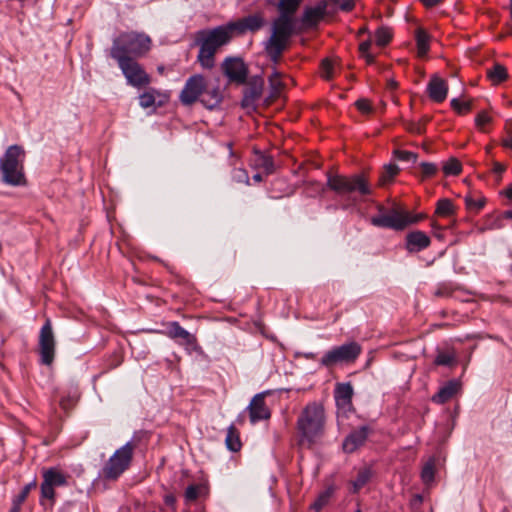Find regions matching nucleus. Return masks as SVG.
I'll return each mask as SVG.
<instances>
[{"instance_id": "a211bd4d", "label": "nucleus", "mask_w": 512, "mask_h": 512, "mask_svg": "<svg viewBox=\"0 0 512 512\" xmlns=\"http://www.w3.org/2000/svg\"><path fill=\"white\" fill-rule=\"evenodd\" d=\"M265 395V392L256 394L247 407L249 411L250 422L252 424L262 420H267L271 416L270 410L265 403Z\"/></svg>"}, {"instance_id": "f03ea898", "label": "nucleus", "mask_w": 512, "mask_h": 512, "mask_svg": "<svg viewBox=\"0 0 512 512\" xmlns=\"http://www.w3.org/2000/svg\"><path fill=\"white\" fill-rule=\"evenodd\" d=\"M324 425L323 406L317 402L307 404L297 419L300 443L308 445L316 443L324 433Z\"/></svg>"}, {"instance_id": "9b49d317", "label": "nucleus", "mask_w": 512, "mask_h": 512, "mask_svg": "<svg viewBox=\"0 0 512 512\" xmlns=\"http://www.w3.org/2000/svg\"><path fill=\"white\" fill-rule=\"evenodd\" d=\"M125 76L127 83L133 87L141 88L150 83V76L142 66L133 58L115 59Z\"/></svg>"}, {"instance_id": "7c9ffc66", "label": "nucleus", "mask_w": 512, "mask_h": 512, "mask_svg": "<svg viewBox=\"0 0 512 512\" xmlns=\"http://www.w3.org/2000/svg\"><path fill=\"white\" fill-rule=\"evenodd\" d=\"M215 51L209 47L202 46L200 44L199 53L197 59L201 66L205 69H211L214 66V55Z\"/></svg>"}, {"instance_id": "bf43d9fd", "label": "nucleus", "mask_w": 512, "mask_h": 512, "mask_svg": "<svg viewBox=\"0 0 512 512\" xmlns=\"http://www.w3.org/2000/svg\"><path fill=\"white\" fill-rule=\"evenodd\" d=\"M35 487H36V481H35V480H33V481H31L30 483L26 484V485L21 489V491H23L24 493H26L27 495H29V493L31 492V490H32L33 488H35Z\"/></svg>"}, {"instance_id": "aec40b11", "label": "nucleus", "mask_w": 512, "mask_h": 512, "mask_svg": "<svg viewBox=\"0 0 512 512\" xmlns=\"http://www.w3.org/2000/svg\"><path fill=\"white\" fill-rule=\"evenodd\" d=\"M405 240V247L410 253L420 252L428 248L431 244L430 237L420 230L408 233Z\"/></svg>"}, {"instance_id": "5fc2aeb1", "label": "nucleus", "mask_w": 512, "mask_h": 512, "mask_svg": "<svg viewBox=\"0 0 512 512\" xmlns=\"http://www.w3.org/2000/svg\"><path fill=\"white\" fill-rule=\"evenodd\" d=\"M502 144L504 147L512 149V127L507 128L506 137L503 139Z\"/></svg>"}, {"instance_id": "f8f14e48", "label": "nucleus", "mask_w": 512, "mask_h": 512, "mask_svg": "<svg viewBox=\"0 0 512 512\" xmlns=\"http://www.w3.org/2000/svg\"><path fill=\"white\" fill-rule=\"evenodd\" d=\"M231 38L232 31L227 23L211 30L199 31L197 40L202 46L209 47L216 52L219 47L229 43Z\"/></svg>"}, {"instance_id": "de8ad7c7", "label": "nucleus", "mask_w": 512, "mask_h": 512, "mask_svg": "<svg viewBox=\"0 0 512 512\" xmlns=\"http://www.w3.org/2000/svg\"><path fill=\"white\" fill-rule=\"evenodd\" d=\"M451 107L459 114H463L471 109V103L461 102L457 98H453L451 100Z\"/></svg>"}, {"instance_id": "4c0bfd02", "label": "nucleus", "mask_w": 512, "mask_h": 512, "mask_svg": "<svg viewBox=\"0 0 512 512\" xmlns=\"http://www.w3.org/2000/svg\"><path fill=\"white\" fill-rule=\"evenodd\" d=\"M464 200L467 209L475 212L480 211L486 203V199L483 196L474 198L472 194L466 195Z\"/></svg>"}, {"instance_id": "5701e85b", "label": "nucleus", "mask_w": 512, "mask_h": 512, "mask_svg": "<svg viewBox=\"0 0 512 512\" xmlns=\"http://www.w3.org/2000/svg\"><path fill=\"white\" fill-rule=\"evenodd\" d=\"M460 388L461 384L459 381L450 380L433 395L432 401L437 404H444L456 395Z\"/></svg>"}, {"instance_id": "a18cd8bd", "label": "nucleus", "mask_w": 512, "mask_h": 512, "mask_svg": "<svg viewBox=\"0 0 512 512\" xmlns=\"http://www.w3.org/2000/svg\"><path fill=\"white\" fill-rule=\"evenodd\" d=\"M27 497L28 495L20 490V492L13 497L9 512H20L21 505L26 501Z\"/></svg>"}, {"instance_id": "58836bf2", "label": "nucleus", "mask_w": 512, "mask_h": 512, "mask_svg": "<svg viewBox=\"0 0 512 512\" xmlns=\"http://www.w3.org/2000/svg\"><path fill=\"white\" fill-rule=\"evenodd\" d=\"M375 43L378 46H385L387 45L391 38H392V32L388 27H380L375 32Z\"/></svg>"}, {"instance_id": "39448f33", "label": "nucleus", "mask_w": 512, "mask_h": 512, "mask_svg": "<svg viewBox=\"0 0 512 512\" xmlns=\"http://www.w3.org/2000/svg\"><path fill=\"white\" fill-rule=\"evenodd\" d=\"M327 186L337 195L353 203L357 201L356 195L366 196L372 192L367 178L360 173L351 176L328 175Z\"/></svg>"}, {"instance_id": "052dcab7", "label": "nucleus", "mask_w": 512, "mask_h": 512, "mask_svg": "<svg viewBox=\"0 0 512 512\" xmlns=\"http://www.w3.org/2000/svg\"><path fill=\"white\" fill-rule=\"evenodd\" d=\"M420 1L426 7H434L441 2V0H420Z\"/></svg>"}, {"instance_id": "9d476101", "label": "nucleus", "mask_w": 512, "mask_h": 512, "mask_svg": "<svg viewBox=\"0 0 512 512\" xmlns=\"http://www.w3.org/2000/svg\"><path fill=\"white\" fill-rule=\"evenodd\" d=\"M38 346L40 363L46 366L52 365L56 352V340L50 319H47L40 329Z\"/></svg>"}, {"instance_id": "4d7b16f0", "label": "nucleus", "mask_w": 512, "mask_h": 512, "mask_svg": "<svg viewBox=\"0 0 512 512\" xmlns=\"http://www.w3.org/2000/svg\"><path fill=\"white\" fill-rule=\"evenodd\" d=\"M354 7V4L353 2H350V1H344L340 4L339 8L342 10V11H351Z\"/></svg>"}, {"instance_id": "1a4fd4ad", "label": "nucleus", "mask_w": 512, "mask_h": 512, "mask_svg": "<svg viewBox=\"0 0 512 512\" xmlns=\"http://www.w3.org/2000/svg\"><path fill=\"white\" fill-rule=\"evenodd\" d=\"M68 477L59 467H50L43 470V481L40 485L41 499H47L53 504L55 502V488L66 486Z\"/></svg>"}, {"instance_id": "c85d7f7f", "label": "nucleus", "mask_w": 512, "mask_h": 512, "mask_svg": "<svg viewBox=\"0 0 512 512\" xmlns=\"http://www.w3.org/2000/svg\"><path fill=\"white\" fill-rule=\"evenodd\" d=\"M372 471L370 468L364 467L361 468L356 476V479L351 482L352 484V493H358L360 489H362L371 479Z\"/></svg>"}, {"instance_id": "72a5a7b5", "label": "nucleus", "mask_w": 512, "mask_h": 512, "mask_svg": "<svg viewBox=\"0 0 512 512\" xmlns=\"http://www.w3.org/2000/svg\"><path fill=\"white\" fill-rule=\"evenodd\" d=\"M206 491V488L204 485L201 484H192L189 485L184 493V499L186 503H190L198 499L200 496H202Z\"/></svg>"}, {"instance_id": "e2e57ef3", "label": "nucleus", "mask_w": 512, "mask_h": 512, "mask_svg": "<svg viewBox=\"0 0 512 512\" xmlns=\"http://www.w3.org/2000/svg\"><path fill=\"white\" fill-rule=\"evenodd\" d=\"M504 170H505V167H504L502 164H500V163H498V162H496V163L494 164L493 171H494L496 174H499V175H500L501 173H503V172H504Z\"/></svg>"}, {"instance_id": "49530a36", "label": "nucleus", "mask_w": 512, "mask_h": 512, "mask_svg": "<svg viewBox=\"0 0 512 512\" xmlns=\"http://www.w3.org/2000/svg\"><path fill=\"white\" fill-rule=\"evenodd\" d=\"M420 167L422 169V177L423 178H429L436 174L438 167L434 163L430 162H422L420 164Z\"/></svg>"}, {"instance_id": "603ef678", "label": "nucleus", "mask_w": 512, "mask_h": 512, "mask_svg": "<svg viewBox=\"0 0 512 512\" xmlns=\"http://www.w3.org/2000/svg\"><path fill=\"white\" fill-rule=\"evenodd\" d=\"M323 77L330 79L332 77V64L329 60L322 61Z\"/></svg>"}, {"instance_id": "3c124183", "label": "nucleus", "mask_w": 512, "mask_h": 512, "mask_svg": "<svg viewBox=\"0 0 512 512\" xmlns=\"http://www.w3.org/2000/svg\"><path fill=\"white\" fill-rule=\"evenodd\" d=\"M76 401H77L76 395H70L67 398H61L60 406L66 410V409H69L70 407H72L76 403Z\"/></svg>"}, {"instance_id": "69168bd1", "label": "nucleus", "mask_w": 512, "mask_h": 512, "mask_svg": "<svg viewBox=\"0 0 512 512\" xmlns=\"http://www.w3.org/2000/svg\"><path fill=\"white\" fill-rule=\"evenodd\" d=\"M506 196L508 199L512 200V184L508 186L506 190Z\"/></svg>"}, {"instance_id": "0eeeda50", "label": "nucleus", "mask_w": 512, "mask_h": 512, "mask_svg": "<svg viewBox=\"0 0 512 512\" xmlns=\"http://www.w3.org/2000/svg\"><path fill=\"white\" fill-rule=\"evenodd\" d=\"M362 347L355 341L335 346L327 351L321 358L320 364L324 367H332L337 364L353 363L361 354Z\"/></svg>"}, {"instance_id": "ea45409f", "label": "nucleus", "mask_w": 512, "mask_h": 512, "mask_svg": "<svg viewBox=\"0 0 512 512\" xmlns=\"http://www.w3.org/2000/svg\"><path fill=\"white\" fill-rule=\"evenodd\" d=\"M156 95H158V93L154 89L145 91L139 96V105L144 109L152 107L155 104Z\"/></svg>"}, {"instance_id": "4468645a", "label": "nucleus", "mask_w": 512, "mask_h": 512, "mask_svg": "<svg viewBox=\"0 0 512 512\" xmlns=\"http://www.w3.org/2000/svg\"><path fill=\"white\" fill-rule=\"evenodd\" d=\"M206 89V80L203 75L195 74L189 77L180 92L179 99L184 105H192L197 100L201 99V96Z\"/></svg>"}, {"instance_id": "f257e3e1", "label": "nucleus", "mask_w": 512, "mask_h": 512, "mask_svg": "<svg viewBox=\"0 0 512 512\" xmlns=\"http://www.w3.org/2000/svg\"><path fill=\"white\" fill-rule=\"evenodd\" d=\"M301 0H279V15L271 23L270 37L264 42V50L271 62L278 64L284 51L289 47L295 33L294 14Z\"/></svg>"}, {"instance_id": "412c9836", "label": "nucleus", "mask_w": 512, "mask_h": 512, "mask_svg": "<svg viewBox=\"0 0 512 512\" xmlns=\"http://www.w3.org/2000/svg\"><path fill=\"white\" fill-rule=\"evenodd\" d=\"M427 92L431 100L441 103L447 97L448 85L442 78L433 76L427 85Z\"/></svg>"}, {"instance_id": "e433bc0d", "label": "nucleus", "mask_w": 512, "mask_h": 512, "mask_svg": "<svg viewBox=\"0 0 512 512\" xmlns=\"http://www.w3.org/2000/svg\"><path fill=\"white\" fill-rule=\"evenodd\" d=\"M399 167L396 164L389 163L384 166V170L379 178V182L381 185H385L387 182L391 181L399 172Z\"/></svg>"}, {"instance_id": "8fccbe9b", "label": "nucleus", "mask_w": 512, "mask_h": 512, "mask_svg": "<svg viewBox=\"0 0 512 512\" xmlns=\"http://www.w3.org/2000/svg\"><path fill=\"white\" fill-rule=\"evenodd\" d=\"M490 122L491 117L485 111L478 113V115L475 118V125L477 128L481 130H483L484 126Z\"/></svg>"}, {"instance_id": "b1692460", "label": "nucleus", "mask_w": 512, "mask_h": 512, "mask_svg": "<svg viewBox=\"0 0 512 512\" xmlns=\"http://www.w3.org/2000/svg\"><path fill=\"white\" fill-rule=\"evenodd\" d=\"M353 396V387L349 382L338 383L335 387L334 397L340 407H346L351 404Z\"/></svg>"}, {"instance_id": "a878e982", "label": "nucleus", "mask_w": 512, "mask_h": 512, "mask_svg": "<svg viewBox=\"0 0 512 512\" xmlns=\"http://www.w3.org/2000/svg\"><path fill=\"white\" fill-rule=\"evenodd\" d=\"M335 492V487L333 485L328 486L326 489L321 491L314 501L311 504L310 508L315 510L316 512H320L332 499Z\"/></svg>"}, {"instance_id": "f704fd0d", "label": "nucleus", "mask_w": 512, "mask_h": 512, "mask_svg": "<svg viewBox=\"0 0 512 512\" xmlns=\"http://www.w3.org/2000/svg\"><path fill=\"white\" fill-rule=\"evenodd\" d=\"M435 476V459L430 458L423 466L421 471V479L424 484L429 485L434 481Z\"/></svg>"}, {"instance_id": "423d86ee", "label": "nucleus", "mask_w": 512, "mask_h": 512, "mask_svg": "<svg viewBox=\"0 0 512 512\" xmlns=\"http://www.w3.org/2000/svg\"><path fill=\"white\" fill-rule=\"evenodd\" d=\"M134 445L131 441L117 449L109 458L101 471V476L106 480H116L131 464Z\"/></svg>"}, {"instance_id": "774afa93", "label": "nucleus", "mask_w": 512, "mask_h": 512, "mask_svg": "<svg viewBox=\"0 0 512 512\" xmlns=\"http://www.w3.org/2000/svg\"><path fill=\"white\" fill-rule=\"evenodd\" d=\"M253 180L256 181V182H261L262 181V176L261 174L257 173V174H254L253 175Z\"/></svg>"}, {"instance_id": "c756f323", "label": "nucleus", "mask_w": 512, "mask_h": 512, "mask_svg": "<svg viewBox=\"0 0 512 512\" xmlns=\"http://www.w3.org/2000/svg\"><path fill=\"white\" fill-rule=\"evenodd\" d=\"M487 76L493 84H500L508 78L507 69L499 63H495L491 69L487 71Z\"/></svg>"}, {"instance_id": "c9c22d12", "label": "nucleus", "mask_w": 512, "mask_h": 512, "mask_svg": "<svg viewBox=\"0 0 512 512\" xmlns=\"http://www.w3.org/2000/svg\"><path fill=\"white\" fill-rule=\"evenodd\" d=\"M436 213L442 217H449L454 213V205L450 199L443 198L438 200Z\"/></svg>"}, {"instance_id": "7ed1b4c3", "label": "nucleus", "mask_w": 512, "mask_h": 512, "mask_svg": "<svg viewBox=\"0 0 512 512\" xmlns=\"http://www.w3.org/2000/svg\"><path fill=\"white\" fill-rule=\"evenodd\" d=\"M151 48V38L144 33L123 32L113 40L109 55L113 59L137 58Z\"/></svg>"}, {"instance_id": "338daca9", "label": "nucleus", "mask_w": 512, "mask_h": 512, "mask_svg": "<svg viewBox=\"0 0 512 512\" xmlns=\"http://www.w3.org/2000/svg\"><path fill=\"white\" fill-rule=\"evenodd\" d=\"M306 359H314L316 357V354L313 352H308L303 354Z\"/></svg>"}, {"instance_id": "393cba45", "label": "nucleus", "mask_w": 512, "mask_h": 512, "mask_svg": "<svg viewBox=\"0 0 512 512\" xmlns=\"http://www.w3.org/2000/svg\"><path fill=\"white\" fill-rule=\"evenodd\" d=\"M201 103L208 109H213L220 104L222 101V94L218 87L208 88L204 90L201 99Z\"/></svg>"}, {"instance_id": "cd10ccee", "label": "nucleus", "mask_w": 512, "mask_h": 512, "mask_svg": "<svg viewBox=\"0 0 512 512\" xmlns=\"http://www.w3.org/2000/svg\"><path fill=\"white\" fill-rule=\"evenodd\" d=\"M281 78L282 74L276 69H274L272 74L269 76L270 98L272 99L277 98L284 88V83Z\"/></svg>"}, {"instance_id": "473e14b6", "label": "nucleus", "mask_w": 512, "mask_h": 512, "mask_svg": "<svg viewBox=\"0 0 512 512\" xmlns=\"http://www.w3.org/2000/svg\"><path fill=\"white\" fill-rule=\"evenodd\" d=\"M255 165L262 169L266 174H271L275 171L274 160L269 155L257 153Z\"/></svg>"}, {"instance_id": "bb28decb", "label": "nucleus", "mask_w": 512, "mask_h": 512, "mask_svg": "<svg viewBox=\"0 0 512 512\" xmlns=\"http://www.w3.org/2000/svg\"><path fill=\"white\" fill-rule=\"evenodd\" d=\"M415 40L417 45L418 56L424 57L428 53L430 48V35L422 28H418L415 33Z\"/></svg>"}, {"instance_id": "c03bdc74", "label": "nucleus", "mask_w": 512, "mask_h": 512, "mask_svg": "<svg viewBox=\"0 0 512 512\" xmlns=\"http://www.w3.org/2000/svg\"><path fill=\"white\" fill-rule=\"evenodd\" d=\"M456 359L453 354L440 352L437 354L434 363L438 366H451Z\"/></svg>"}, {"instance_id": "f3484780", "label": "nucleus", "mask_w": 512, "mask_h": 512, "mask_svg": "<svg viewBox=\"0 0 512 512\" xmlns=\"http://www.w3.org/2000/svg\"><path fill=\"white\" fill-rule=\"evenodd\" d=\"M264 18L261 14H253L236 21L229 22L232 33L244 34L246 31L255 32L264 26Z\"/></svg>"}, {"instance_id": "680f3d73", "label": "nucleus", "mask_w": 512, "mask_h": 512, "mask_svg": "<svg viewBox=\"0 0 512 512\" xmlns=\"http://www.w3.org/2000/svg\"><path fill=\"white\" fill-rule=\"evenodd\" d=\"M361 56L366 60L367 64L371 65L375 61V57L371 53H365V54H362Z\"/></svg>"}, {"instance_id": "37998d69", "label": "nucleus", "mask_w": 512, "mask_h": 512, "mask_svg": "<svg viewBox=\"0 0 512 512\" xmlns=\"http://www.w3.org/2000/svg\"><path fill=\"white\" fill-rule=\"evenodd\" d=\"M393 155L396 159L403 162H412L415 163L418 158V154L406 151V150H394Z\"/></svg>"}, {"instance_id": "ddd939ff", "label": "nucleus", "mask_w": 512, "mask_h": 512, "mask_svg": "<svg viewBox=\"0 0 512 512\" xmlns=\"http://www.w3.org/2000/svg\"><path fill=\"white\" fill-rule=\"evenodd\" d=\"M337 0H321L314 6L304 9L302 22L307 27L316 26L326 15L334 14L337 10Z\"/></svg>"}, {"instance_id": "864d4df0", "label": "nucleus", "mask_w": 512, "mask_h": 512, "mask_svg": "<svg viewBox=\"0 0 512 512\" xmlns=\"http://www.w3.org/2000/svg\"><path fill=\"white\" fill-rule=\"evenodd\" d=\"M451 293H452V289L448 285H446V284L440 286L435 291V295L439 296V297H447V296H450Z\"/></svg>"}, {"instance_id": "dca6fc26", "label": "nucleus", "mask_w": 512, "mask_h": 512, "mask_svg": "<svg viewBox=\"0 0 512 512\" xmlns=\"http://www.w3.org/2000/svg\"><path fill=\"white\" fill-rule=\"evenodd\" d=\"M224 74L231 80L239 84L246 83L248 69L240 58H227L223 65Z\"/></svg>"}, {"instance_id": "20e7f679", "label": "nucleus", "mask_w": 512, "mask_h": 512, "mask_svg": "<svg viewBox=\"0 0 512 512\" xmlns=\"http://www.w3.org/2000/svg\"><path fill=\"white\" fill-rule=\"evenodd\" d=\"M25 150L20 145H11L0 158V173L3 183L10 186H24Z\"/></svg>"}, {"instance_id": "13d9d810", "label": "nucleus", "mask_w": 512, "mask_h": 512, "mask_svg": "<svg viewBox=\"0 0 512 512\" xmlns=\"http://www.w3.org/2000/svg\"><path fill=\"white\" fill-rule=\"evenodd\" d=\"M164 502L168 506H174L176 503V498L172 494H168L164 497Z\"/></svg>"}, {"instance_id": "2eb2a0df", "label": "nucleus", "mask_w": 512, "mask_h": 512, "mask_svg": "<svg viewBox=\"0 0 512 512\" xmlns=\"http://www.w3.org/2000/svg\"><path fill=\"white\" fill-rule=\"evenodd\" d=\"M264 89V79L261 75L251 77L247 86L243 91L241 106L249 111L257 109L258 101L260 100Z\"/></svg>"}, {"instance_id": "6e6552de", "label": "nucleus", "mask_w": 512, "mask_h": 512, "mask_svg": "<svg viewBox=\"0 0 512 512\" xmlns=\"http://www.w3.org/2000/svg\"><path fill=\"white\" fill-rule=\"evenodd\" d=\"M421 216L411 218L407 212L392 209L388 213H380L371 218V224L380 228L403 230L409 224L417 222Z\"/></svg>"}, {"instance_id": "2f4dec72", "label": "nucleus", "mask_w": 512, "mask_h": 512, "mask_svg": "<svg viewBox=\"0 0 512 512\" xmlns=\"http://www.w3.org/2000/svg\"><path fill=\"white\" fill-rule=\"evenodd\" d=\"M225 443L227 448L232 452H238L241 449L242 444L239 434L233 425L229 426L227 430Z\"/></svg>"}, {"instance_id": "4be33fe9", "label": "nucleus", "mask_w": 512, "mask_h": 512, "mask_svg": "<svg viewBox=\"0 0 512 512\" xmlns=\"http://www.w3.org/2000/svg\"><path fill=\"white\" fill-rule=\"evenodd\" d=\"M164 333L167 337L174 340H181V342L186 345H192L196 341V338L177 321L169 322L167 324V330Z\"/></svg>"}, {"instance_id": "0e129e2a", "label": "nucleus", "mask_w": 512, "mask_h": 512, "mask_svg": "<svg viewBox=\"0 0 512 512\" xmlns=\"http://www.w3.org/2000/svg\"><path fill=\"white\" fill-rule=\"evenodd\" d=\"M410 130L414 133L421 134L422 133V126L419 124H413V126L410 128Z\"/></svg>"}, {"instance_id": "09e8293b", "label": "nucleus", "mask_w": 512, "mask_h": 512, "mask_svg": "<svg viewBox=\"0 0 512 512\" xmlns=\"http://www.w3.org/2000/svg\"><path fill=\"white\" fill-rule=\"evenodd\" d=\"M357 109L363 114H370L373 111L372 105L369 100L361 98L355 102Z\"/></svg>"}, {"instance_id": "6ab92c4d", "label": "nucleus", "mask_w": 512, "mask_h": 512, "mask_svg": "<svg viewBox=\"0 0 512 512\" xmlns=\"http://www.w3.org/2000/svg\"><path fill=\"white\" fill-rule=\"evenodd\" d=\"M369 435L368 426H361L358 429L353 430L346 436L343 441L342 447L344 452L353 453L359 447H361L367 440Z\"/></svg>"}, {"instance_id": "79ce46f5", "label": "nucleus", "mask_w": 512, "mask_h": 512, "mask_svg": "<svg viewBox=\"0 0 512 512\" xmlns=\"http://www.w3.org/2000/svg\"><path fill=\"white\" fill-rule=\"evenodd\" d=\"M231 179L235 183L249 185L248 172L243 168H234L231 173Z\"/></svg>"}, {"instance_id": "a19ab883", "label": "nucleus", "mask_w": 512, "mask_h": 512, "mask_svg": "<svg viewBox=\"0 0 512 512\" xmlns=\"http://www.w3.org/2000/svg\"><path fill=\"white\" fill-rule=\"evenodd\" d=\"M461 170V163L455 158L449 159L443 166V172L445 175H458Z\"/></svg>"}, {"instance_id": "6e6d98bb", "label": "nucleus", "mask_w": 512, "mask_h": 512, "mask_svg": "<svg viewBox=\"0 0 512 512\" xmlns=\"http://www.w3.org/2000/svg\"><path fill=\"white\" fill-rule=\"evenodd\" d=\"M370 46H371V40L370 39L360 43L359 51H360L361 55L365 54V53H369Z\"/></svg>"}]
</instances>
